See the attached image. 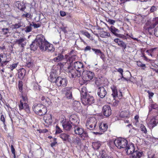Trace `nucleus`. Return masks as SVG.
Masks as SVG:
<instances>
[{"instance_id": "nucleus-1", "label": "nucleus", "mask_w": 158, "mask_h": 158, "mask_svg": "<svg viewBox=\"0 0 158 158\" xmlns=\"http://www.w3.org/2000/svg\"><path fill=\"white\" fill-rule=\"evenodd\" d=\"M44 40V36L42 34L38 35L35 40L32 42L30 45V48L31 50L35 51L39 47L42 51L44 49L43 46V41Z\"/></svg>"}, {"instance_id": "nucleus-2", "label": "nucleus", "mask_w": 158, "mask_h": 158, "mask_svg": "<svg viewBox=\"0 0 158 158\" xmlns=\"http://www.w3.org/2000/svg\"><path fill=\"white\" fill-rule=\"evenodd\" d=\"M32 109L36 114L40 116L45 115L48 111L46 106L40 103L34 104L32 106Z\"/></svg>"}, {"instance_id": "nucleus-3", "label": "nucleus", "mask_w": 158, "mask_h": 158, "mask_svg": "<svg viewBox=\"0 0 158 158\" xmlns=\"http://www.w3.org/2000/svg\"><path fill=\"white\" fill-rule=\"evenodd\" d=\"M109 144V145L111 144H114L118 148L121 149L126 147L127 145L128 142L125 139L119 138L116 139L114 141L111 140L110 141Z\"/></svg>"}, {"instance_id": "nucleus-4", "label": "nucleus", "mask_w": 158, "mask_h": 158, "mask_svg": "<svg viewBox=\"0 0 158 158\" xmlns=\"http://www.w3.org/2000/svg\"><path fill=\"white\" fill-rule=\"evenodd\" d=\"M74 132L75 134L79 136L80 138L83 140L88 136L87 132L84 131V128L81 126H79V125L74 126Z\"/></svg>"}, {"instance_id": "nucleus-5", "label": "nucleus", "mask_w": 158, "mask_h": 158, "mask_svg": "<svg viewBox=\"0 0 158 158\" xmlns=\"http://www.w3.org/2000/svg\"><path fill=\"white\" fill-rule=\"evenodd\" d=\"M97 122V119L95 117L89 118L87 120L86 123L87 128L90 130H94L95 128Z\"/></svg>"}, {"instance_id": "nucleus-6", "label": "nucleus", "mask_w": 158, "mask_h": 158, "mask_svg": "<svg viewBox=\"0 0 158 158\" xmlns=\"http://www.w3.org/2000/svg\"><path fill=\"white\" fill-rule=\"evenodd\" d=\"M94 76V73L89 71H83L82 72L81 77L85 81H89L92 80Z\"/></svg>"}, {"instance_id": "nucleus-7", "label": "nucleus", "mask_w": 158, "mask_h": 158, "mask_svg": "<svg viewBox=\"0 0 158 158\" xmlns=\"http://www.w3.org/2000/svg\"><path fill=\"white\" fill-rule=\"evenodd\" d=\"M55 83L57 86L65 87L67 85L68 81L66 78L58 77L56 78Z\"/></svg>"}, {"instance_id": "nucleus-8", "label": "nucleus", "mask_w": 158, "mask_h": 158, "mask_svg": "<svg viewBox=\"0 0 158 158\" xmlns=\"http://www.w3.org/2000/svg\"><path fill=\"white\" fill-rule=\"evenodd\" d=\"M81 100L82 104L85 105H91L94 103L95 101L94 97L89 94L81 99Z\"/></svg>"}, {"instance_id": "nucleus-9", "label": "nucleus", "mask_w": 158, "mask_h": 158, "mask_svg": "<svg viewBox=\"0 0 158 158\" xmlns=\"http://www.w3.org/2000/svg\"><path fill=\"white\" fill-rule=\"evenodd\" d=\"M62 94L65 95V97L67 99H72V87H67L61 90Z\"/></svg>"}, {"instance_id": "nucleus-10", "label": "nucleus", "mask_w": 158, "mask_h": 158, "mask_svg": "<svg viewBox=\"0 0 158 158\" xmlns=\"http://www.w3.org/2000/svg\"><path fill=\"white\" fill-rule=\"evenodd\" d=\"M43 46L44 50L42 51H45L47 50L48 51L53 52L55 50V48L53 45L49 43L47 41L45 40L44 37V40L43 41Z\"/></svg>"}, {"instance_id": "nucleus-11", "label": "nucleus", "mask_w": 158, "mask_h": 158, "mask_svg": "<svg viewBox=\"0 0 158 158\" xmlns=\"http://www.w3.org/2000/svg\"><path fill=\"white\" fill-rule=\"evenodd\" d=\"M69 77L70 78H75L81 76V73L78 70L73 68L69 70L68 72Z\"/></svg>"}, {"instance_id": "nucleus-12", "label": "nucleus", "mask_w": 158, "mask_h": 158, "mask_svg": "<svg viewBox=\"0 0 158 158\" xmlns=\"http://www.w3.org/2000/svg\"><path fill=\"white\" fill-rule=\"evenodd\" d=\"M69 121L73 126H75L79 125L80 120L77 115L73 114L70 116Z\"/></svg>"}, {"instance_id": "nucleus-13", "label": "nucleus", "mask_w": 158, "mask_h": 158, "mask_svg": "<svg viewBox=\"0 0 158 158\" xmlns=\"http://www.w3.org/2000/svg\"><path fill=\"white\" fill-rule=\"evenodd\" d=\"M110 88L112 91V95L114 98L118 97L119 99H121L122 97V94L121 92H118L117 91V88L116 86L114 85H112L110 87Z\"/></svg>"}, {"instance_id": "nucleus-14", "label": "nucleus", "mask_w": 158, "mask_h": 158, "mask_svg": "<svg viewBox=\"0 0 158 158\" xmlns=\"http://www.w3.org/2000/svg\"><path fill=\"white\" fill-rule=\"evenodd\" d=\"M111 111L110 106L105 105L103 107L102 112L104 116L108 117L111 115Z\"/></svg>"}, {"instance_id": "nucleus-15", "label": "nucleus", "mask_w": 158, "mask_h": 158, "mask_svg": "<svg viewBox=\"0 0 158 158\" xmlns=\"http://www.w3.org/2000/svg\"><path fill=\"white\" fill-rule=\"evenodd\" d=\"M158 124V115L151 118L149 123V126L150 129H152Z\"/></svg>"}, {"instance_id": "nucleus-16", "label": "nucleus", "mask_w": 158, "mask_h": 158, "mask_svg": "<svg viewBox=\"0 0 158 158\" xmlns=\"http://www.w3.org/2000/svg\"><path fill=\"white\" fill-rule=\"evenodd\" d=\"M15 44H17L19 47H21L22 49H24L25 46L27 44L26 39L24 37H20V38L17 40H16L15 42Z\"/></svg>"}, {"instance_id": "nucleus-17", "label": "nucleus", "mask_w": 158, "mask_h": 158, "mask_svg": "<svg viewBox=\"0 0 158 158\" xmlns=\"http://www.w3.org/2000/svg\"><path fill=\"white\" fill-rule=\"evenodd\" d=\"M73 67L75 69L81 73L84 70L85 68L83 63L79 61L74 62Z\"/></svg>"}, {"instance_id": "nucleus-18", "label": "nucleus", "mask_w": 158, "mask_h": 158, "mask_svg": "<svg viewBox=\"0 0 158 158\" xmlns=\"http://www.w3.org/2000/svg\"><path fill=\"white\" fill-rule=\"evenodd\" d=\"M18 105L20 110H24L27 113H30L29 106L28 103L23 102L21 101H20V102L19 104Z\"/></svg>"}, {"instance_id": "nucleus-19", "label": "nucleus", "mask_w": 158, "mask_h": 158, "mask_svg": "<svg viewBox=\"0 0 158 158\" xmlns=\"http://www.w3.org/2000/svg\"><path fill=\"white\" fill-rule=\"evenodd\" d=\"M15 5L18 9L21 11L26 13L25 10L26 9V6L23 2L17 1L15 2Z\"/></svg>"}, {"instance_id": "nucleus-20", "label": "nucleus", "mask_w": 158, "mask_h": 158, "mask_svg": "<svg viewBox=\"0 0 158 158\" xmlns=\"http://www.w3.org/2000/svg\"><path fill=\"white\" fill-rule=\"evenodd\" d=\"M125 150L127 155L131 154L134 152L135 151L134 145L132 143L127 144V145L125 148Z\"/></svg>"}, {"instance_id": "nucleus-21", "label": "nucleus", "mask_w": 158, "mask_h": 158, "mask_svg": "<svg viewBox=\"0 0 158 158\" xmlns=\"http://www.w3.org/2000/svg\"><path fill=\"white\" fill-rule=\"evenodd\" d=\"M71 124L69 121L65 119L62 123V126L64 130L69 131H70L72 128Z\"/></svg>"}, {"instance_id": "nucleus-22", "label": "nucleus", "mask_w": 158, "mask_h": 158, "mask_svg": "<svg viewBox=\"0 0 158 158\" xmlns=\"http://www.w3.org/2000/svg\"><path fill=\"white\" fill-rule=\"evenodd\" d=\"M43 119L46 124L47 126L51 125L52 124L53 120L52 119V116L51 114H48L44 116Z\"/></svg>"}, {"instance_id": "nucleus-23", "label": "nucleus", "mask_w": 158, "mask_h": 158, "mask_svg": "<svg viewBox=\"0 0 158 158\" xmlns=\"http://www.w3.org/2000/svg\"><path fill=\"white\" fill-rule=\"evenodd\" d=\"M107 92L105 88L102 86L98 88L97 94L101 98H103L106 95Z\"/></svg>"}, {"instance_id": "nucleus-24", "label": "nucleus", "mask_w": 158, "mask_h": 158, "mask_svg": "<svg viewBox=\"0 0 158 158\" xmlns=\"http://www.w3.org/2000/svg\"><path fill=\"white\" fill-rule=\"evenodd\" d=\"M26 70L23 68L18 70L17 73L16 74V76H17L18 78L20 80L23 79L26 74Z\"/></svg>"}, {"instance_id": "nucleus-25", "label": "nucleus", "mask_w": 158, "mask_h": 158, "mask_svg": "<svg viewBox=\"0 0 158 158\" xmlns=\"http://www.w3.org/2000/svg\"><path fill=\"white\" fill-rule=\"evenodd\" d=\"M110 30L113 34L117 37L120 38H123L124 36V35H123L117 33L119 32V30L118 29L115 28L113 26H111L110 27Z\"/></svg>"}, {"instance_id": "nucleus-26", "label": "nucleus", "mask_w": 158, "mask_h": 158, "mask_svg": "<svg viewBox=\"0 0 158 158\" xmlns=\"http://www.w3.org/2000/svg\"><path fill=\"white\" fill-rule=\"evenodd\" d=\"M108 126L107 123H101L99 124V129L100 131L102 132L100 134H102L106 131L107 129Z\"/></svg>"}, {"instance_id": "nucleus-27", "label": "nucleus", "mask_w": 158, "mask_h": 158, "mask_svg": "<svg viewBox=\"0 0 158 158\" xmlns=\"http://www.w3.org/2000/svg\"><path fill=\"white\" fill-rule=\"evenodd\" d=\"M92 50L95 53L97 56H100V57L102 60H104L105 59V56L104 53L102 52L101 50L99 49L92 48Z\"/></svg>"}, {"instance_id": "nucleus-28", "label": "nucleus", "mask_w": 158, "mask_h": 158, "mask_svg": "<svg viewBox=\"0 0 158 158\" xmlns=\"http://www.w3.org/2000/svg\"><path fill=\"white\" fill-rule=\"evenodd\" d=\"M114 41L117 43L118 45L122 47L123 49H125L127 47L126 44L124 42L118 38L115 39Z\"/></svg>"}, {"instance_id": "nucleus-29", "label": "nucleus", "mask_w": 158, "mask_h": 158, "mask_svg": "<svg viewBox=\"0 0 158 158\" xmlns=\"http://www.w3.org/2000/svg\"><path fill=\"white\" fill-rule=\"evenodd\" d=\"M74 110L76 111H79L81 110V103L79 102L75 101L73 103Z\"/></svg>"}, {"instance_id": "nucleus-30", "label": "nucleus", "mask_w": 158, "mask_h": 158, "mask_svg": "<svg viewBox=\"0 0 158 158\" xmlns=\"http://www.w3.org/2000/svg\"><path fill=\"white\" fill-rule=\"evenodd\" d=\"M130 114L128 110L121 111L119 114V116L124 119L128 118L130 117Z\"/></svg>"}, {"instance_id": "nucleus-31", "label": "nucleus", "mask_w": 158, "mask_h": 158, "mask_svg": "<svg viewBox=\"0 0 158 158\" xmlns=\"http://www.w3.org/2000/svg\"><path fill=\"white\" fill-rule=\"evenodd\" d=\"M41 102L42 103L44 106H48L50 102L49 98L43 96L41 98Z\"/></svg>"}, {"instance_id": "nucleus-32", "label": "nucleus", "mask_w": 158, "mask_h": 158, "mask_svg": "<svg viewBox=\"0 0 158 158\" xmlns=\"http://www.w3.org/2000/svg\"><path fill=\"white\" fill-rule=\"evenodd\" d=\"M57 75L56 73L51 72L50 76L48 77L49 80L52 83H55L56 79L57 78Z\"/></svg>"}, {"instance_id": "nucleus-33", "label": "nucleus", "mask_w": 158, "mask_h": 158, "mask_svg": "<svg viewBox=\"0 0 158 158\" xmlns=\"http://www.w3.org/2000/svg\"><path fill=\"white\" fill-rule=\"evenodd\" d=\"M132 154V158H140L143 153L142 152H140L137 150L134 151V153Z\"/></svg>"}, {"instance_id": "nucleus-34", "label": "nucleus", "mask_w": 158, "mask_h": 158, "mask_svg": "<svg viewBox=\"0 0 158 158\" xmlns=\"http://www.w3.org/2000/svg\"><path fill=\"white\" fill-rule=\"evenodd\" d=\"M81 99H82L83 98L85 97L87 95L89 94L87 93V89L85 87H83L80 90Z\"/></svg>"}, {"instance_id": "nucleus-35", "label": "nucleus", "mask_w": 158, "mask_h": 158, "mask_svg": "<svg viewBox=\"0 0 158 158\" xmlns=\"http://www.w3.org/2000/svg\"><path fill=\"white\" fill-rule=\"evenodd\" d=\"M63 141H68L70 137V135L67 133H61L59 136Z\"/></svg>"}, {"instance_id": "nucleus-36", "label": "nucleus", "mask_w": 158, "mask_h": 158, "mask_svg": "<svg viewBox=\"0 0 158 158\" xmlns=\"http://www.w3.org/2000/svg\"><path fill=\"white\" fill-rule=\"evenodd\" d=\"M93 148L94 150L99 149L101 145V142L100 141L93 142L92 143Z\"/></svg>"}, {"instance_id": "nucleus-37", "label": "nucleus", "mask_w": 158, "mask_h": 158, "mask_svg": "<svg viewBox=\"0 0 158 158\" xmlns=\"http://www.w3.org/2000/svg\"><path fill=\"white\" fill-rule=\"evenodd\" d=\"M76 56L75 55H73L71 56H70L67 60V63L68 64H70V65L73 64V62H74L76 60Z\"/></svg>"}, {"instance_id": "nucleus-38", "label": "nucleus", "mask_w": 158, "mask_h": 158, "mask_svg": "<svg viewBox=\"0 0 158 158\" xmlns=\"http://www.w3.org/2000/svg\"><path fill=\"white\" fill-rule=\"evenodd\" d=\"M149 107V112H151L152 109L158 110V104L154 102L150 104Z\"/></svg>"}, {"instance_id": "nucleus-39", "label": "nucleus", "mask_w": 158, "mask_h": 158, "mask_svg": "<svg viewBox=\"0 0 158 158\" xmlns=\"http://www.w3.org/2000/svg\"><path fill=\"white\" fill-rule=\"evenodd\" d=\"M155 26H154V25L152 24V25L148 26L147 24H145L143 28L146 30L150 34H152L151 30L154 28Z\"/></svg>"}, {"instance_id": "nucleus-40", "label": "nucleus", "mask_w": 158, "mask_h": 158, "mask_svg": "<svg viewBox=\"0 0 158 158\" xmlns=\"http://www.w3.org/2000/svg\"><path fill=\"white\" fill-rule=\"evenodd\" d=\"M23 22L20 21L18 23H15V24L12 25V28L13 29H17L23 26Z\"/></svg>"}, {"instance_id": "nucleus-41", "label": "nucleus", "mask_w": 158, "mask_h": 158, "mask_svg": "<svg viewBox=\"0 0 158 158\" xmlns=\"http://www.w3.org/2000/svg\"><path fill=\"white\" fill-rule=\"evenodd\" d=\"M64 59V56L60 54H59L57 57H55L53 59V60L55 62H58Z\"/></svg>"}, {"instance_id": "nucleus-42", "label": "nucleus", "mask_w": 158, "mask_h": 158, "mask_svg": "<svg viewBox=\"0 0 158 158\" xmlns=\"http://www.w3.org/2000/svg\"><path fill=\"white\" fill-rule=\"evenodd\" d=\"M137 65L142 68V69L143 70H145L146 67L145 64L143 63L140 61H136Z\"/></svg>"}, {"instance_id": "nucleus-43", "label": "nucleus", "mask_w": 158, "mask_h": 158, "mask_svg": "<svg viewBox=\"0 0 158 158\" xmlns=\"http://www.w3.org/2000/svg\"><path fill=\"white\" fill-rule=\"evenodd\" d=\"M110 34L109 32L105 31L102 32L100 34L101 37L103 38H106L110 37Z\"/></svg>"}, {"instance_id": "nucleus-44", "label": "nucleus", "mask_w": 158, "mask_h": 158, "mask_svg": "<svg viewBox=\"0 0 158 158\" xmlns=\"http://www.w3.org/2000/svg\"><path fill=\"white\" fill-rule=\"evenodd\" d=\"M23 102L28 103V98L27 95L22 93V99L20 100Z\"/></svg>"}, {"instance_id": "nucleus-45", "label": "nucleus", "mask_w": 158, "mask_h": 158, "mask_svg": "<svg viewBox=\"0 0 158 158\" xmlns=\"http://www.w3.org/2000/svg\"><path fill=\"white\" fill-rule=\"evenodd\" d=\"M130 132H131V134L133 136H135L138 133V130L137 129L133 127L132 129L130 130Z\"/></svg>"}, {"instance_id": "nucleus-46", "label": "nucleus", "mask_w": 158, "mask_h": 158, "mask_svg": "<svg viewBox=\"0 0 158 158\" xmlns=\"http://www.w3.org/2000/svg\"><path fill=\"white\" fill-rule=\"evenodd\" d=\"M19 64V63L17 62L16 63H14L12 64H10L8 67L11 71H12L14 69L16 68Z\"/></svg>"}, {"instance_id": "nucleus-47", "label": "nucleus", "mask_w": 158, "mask_h": 158, "mask_svg": "<svg viewBox=\"0 0 158 158\" xmlns=\"http://www.w3.org/2000/svg\"><path fill=\"white\" fill-rule=\"evenodd\" d=\"M140 129L141 131L143 133L145 134H147V130L145 126L143 124H141L140 125Z\"/></svg>"}, {"instance_id": "nucleus-48", "label": "nucleus", "mask_w": 158, "mask_h": 158, "mask_svg": "<svg viewBox=\"0 0 158 158\" xmlns=\"http://www.w3.org/2000/svg\"><path fill=\"white\" fill-rule=\"evenodd\" d=\"M23 82L21 81H19L18 86L19 90L21 93H23Z\"/></svg>"}, {"instance_id": "nucleus-49", "label": "nucleus", "mask_w": 158, "mask_h": 158, "mask_svg": "<svg viewBox=\"0 0 158 158\" xmlns=\"http://www.w3.org/2000/svg\"><path fill=\"white\" fill-rule=\"evenodd\" d=\"M0 120L3 123L5 124V123H6V116L3 114L2 112L0 113Z\"/></svg>"}, {"instance_id": "nucleus-50", "label": "nucleus", "mask_w": 158, "mask_h": 158, "mask_svg": "<svg viewBox=\"0 0 158 158\" xmlns=\"http://www.w3.org/2000/svg\"><path fill=\"white\" fill-rule=\"evenodd\" d=\"M73 142L75 144L79 145L81 143V139L78 137H76L73 139Z\"/></svg>"}, {"instance_id": "nucleus-51", "label": "nucleus", "mask_w": 158, "mask_h": 158, "mask_svg": "<svg viewBox=\"0 0 158 158\" xmlns=\"http://www.w3.org/2000/svg\"><path fill=\"white\" fill-rule=\"evenodd\" d=\"M56 134L57 135L58 134H60L61 133L63 132L62 130L60 128L59 126L57 125L56 127Z\"/></svg>"}, {"instance_id": "nucleus-52", "label": "nucleus", "mask_w": 158, "mask_h": 158, "mask_svg": "<svg viewBox=\"0 0 158 158\" xmlns=\"http://www.w3.org/2000/svg\"><path fill=\"white\" fill-rule=\"evenodd\" d=\"M32 25L31 23H30L29 25L27 26L24 28V30L26 32H29L31 31L32 30Z\"/></svg>"}, {"instance_id": "nucleus-53", "label": "nucleus", "mask_w": 158, "mask_h": 158, "mask_svg": "<svg viewBox=\"0 0 158 158\" xmlns=\"http://www.w3.org/2000/svg\"><path fill=\"white\" fill-rule=\"evenodd\" d=\"M33 65V63L31 61L26 64V66L28 68H32Z\"/></svg>"}, {"instance_id": "nucleus-54", "label": "nucleus", "mask_w": 158, "mask_h": 158, "mask_svg": "<svg viewBox=\"0 0 158 158\" xmlns=\"http://www.w3.org/2000/svg\"><path fill=\"white\" fill-rule=\"evenodd\" d=\"M153 24L155 26L158 24V17H156L154 18L152 20Z\"/></svg>"}, {"instance_id": "nucleus-55", "label": "nucleus", "mask_w": 158, "mask_h": 158, "mask_svg": "<svg viewBox=\"0 0 158 158\" xmlns=\"http://www.w3.org/2000/svg\"><path fill=\"white\" fill-rule=\"evenodd\" d=\"M103 152H105L104 151H102V153H101V154L102 158H113L112 157H110V156H107L106 154H103Z\"/></svg>"}, {"instance_id": "nucleus-56", "label": "nucleus", "mask_w": 158, "mask_h": 158, "mask_svg": "<svg viewBox=\"0 0 158 158\" xmlns=\"http://www.w3.org/2000/svg\"><path fill=\"white\" fill-rule=\"evenodd\" d=\"M156 48H152L149 50H147L146 51V52L148 53H150L149 55L152 56V55L151 53L152 52L155 50H156Z\"/></svg>"}, {"instance_id": "nucleus-57", "label": "nucleus", "mask_w": 158, "mask_h": 158, "mask_svg": "<svg viewBox=\"0 0 158 158\" xmlns=\"http://www.w3.org/2000/svg\"><path fill=\"white\" fill-rule=\"evenodd\" d=\"M26 14H23L22 15V17L23 18H29L30 16V14L29 13H26Z\"/></svg>"}, {"instance_id": "nucleus-58", "label": "nucleus", "mask_w": 158, "mask_h": 158, "mask_svg": "<svg viewBox=\"0 0 158 158\" xmlns=\"http://www.w3.org/2000/svg\"><path fill=\"white\" fill-rule=\"evenodd\" d=\"M147 92L148 93L149 99H151L153 97L154 94L153 92H151L149 90H148Z\"/></svg>"}, {"instance_id": "nucleus-59", "label": "nucleus", "mask_w": 158, "mask_h": 158, "mask_svg": "<svg viewBox=\"0 0 158 158\" xmlns=\"http://www.w3.org/2000/svg\"><path fill=\"white\" fill-rule=\"evenodd\" d=\"M2 31L3 33V34L6 35L8 32L9 29L8 28H2Z\"/></svg>"}, {"instance_id": "nucleus-60", "label": "nucleus", "mask_w": 158, "mask_h": 158, "mask_svg": "<svg viewBox=\"0 0 158 158\" xmlns=\"http://www.w3.org/2000/svg\"><path fill=\"white\" fill-rule=\"evenodd\" d=\"M114 101L113 102V106H116L118 105L119 102V101L118 100H115V98H114Z\"/></svg>"}, {"instance_id": "nucleus-61", "label": "nucleus", "mask_w": 158, "mask_h": 158, "mask_svg": "<svg viewBox=\"0 0 158 158\" xmlns=\"http://www.w3.org/2000/svg\"><path fill=\"white\" fill-rule=\"evenodd\" d=\"M154 34L155 35L158 37V27H156L154 29Z\"/></svg>"}, {"instance_id": "nucleus-62", "label": "nucleus", "mask_w": 158, "mask_h": 158, "mask_svg": "<svg viewBox=\"0 0 158 158\" xmlns=\"http://www.w3.org/2000/svg\"><path fill=\"white\" fill-rule=\"evenodd\" d=\"M83 34L88 38H89L91 36L90 34L87 31L84 32Z\"/></svg>"}, {"instance_id": "nucleus-63", "label": "nucleus", "mask_w": 158, "mask_h": 158, "mask_svg": "<svg viewBox=\"0 0 158 158\" xmlns=\"http://www.w3.org/2000/svg\"><path fill=\"white\" fill-rule=\"evenodd\" d=\"M33 26L34 28H36L40 27L41 26V24L40 23L36 24L33 23Z\"/></svg>"}, {"instance_id": "nucleus-64", "label": "nucleus", "mask_w": 158, "mask_h": 158, "mask_svg": "<svg viewBox=\"0 0 158 158\" xmlns=\"http://www.w3.org/2000/svg\"><path fill=\"white\" fill-rule=\"evenodd\" d=\"M157 7L155 6H152L150 10V11L151 12H153L155 11H156L157 10Z\"/></svg>"}]
</instances>
